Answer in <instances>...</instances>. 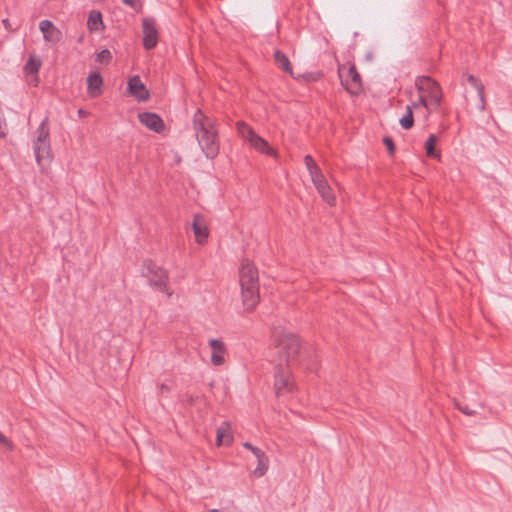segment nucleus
Listing matches in <instances>:
<instances>
[{
    "instance_id": "29",
    "label": "nucleus",
    "mask_w": 512,
    "mask_h": 512,
    "mask_svg": "<svg viewBox=\"0 0 512 512\" xmlns=\"http://www.w3.org/2000/svg\"><path fill=\"white\" fill-rule=\"evenodd\" d=\"M7 125L5 119L3 117L2 112L0 111V139L6 136Z\"/></svg>"
},
{
    "instance_id": "16",
    "label": "nucleus",
    "mask_w": 512,
    "mask_h": 512,
    "mask_svg": "<svg viewBox=\"0 0 512 512\" xmlns=\"http://www.w3.org/2000/svg\"><path fill=\"white\" fill-rule=\"evenodd\" d=\"M128 92L129 95L138 101H146L149 98V92L138 76H133L129 79Z\"/></svg>"
},
{
    "instance_id": "7",
    "label": "nucleus",
    "mask_w": 512,
    "mask_h": 512,
    "mask_svg": "<svg viewBox=\"0 0 512 512\" xmlns=\"http://www.w3.org/2000/svg\"><path fill=\"white\" fill-rule=\"evenodd\" d=\"M238 135L246 141L251 148L259 153L276 158L277 151L260 135H258L249 125L244 122L237 123Z\"/></svg>"
},
{
    "instance_id": "3",
    "label": "nucleus",
    "mask_w": 512,
    "mask_h": 512,
    "mask_svg": "<svg viewBox=\"0 0 512 512\" xmlns=\"http://www.w3.org/2000/svg\"><path fill=\"white\" fill-rule=\"evenodd\" d=\"M416 87L418 90L419 102L413 103V107L416 111L424 108L426 110L424 118H427L429 113L437 110L440 106L442 92L438 84L430 77L426 76L417 78Z\"/></svg>"
},
{
    "instance_id": "13",
    "label": "nucleus",
    "mask_w": 512,
    "mask_h": 512,
    "mask_svg": "<svg viewBox=\"0 0 512 512\" xmlns=\"http://www.w3.org/2000/svg\"><path fill=\"white\" fill-rule=\"evenodd\" d=\"M208 345L210 348V361L212 365H223L225 363V355L227 352L225 343L219 339H210Z\"/></svg>"
},
{
    "instance_id": "2",
    "label": "nucleus",
    "mask_w": 512,
    "mask_h": 512,
    "mask_svg": "<svg viewBox=\"0 0 512 512\" xmlns=\"http://www.w3.org/2000/svg\"><path fill=\"white\" fill-rule=\"evenodd\" d=\"M242 303L246 311H253L259 303V274L256 266L244 261L239 270Z\"/></svg>"
},
{
    "instance_id": "15",
    "label": "nucleus",
    "mask_w": 512,
    "mask_h": 512,
    "mask_svg": "<svg viewBox=\"0 0 512 512\" xmlns=\"http://www.w3.org/2000/svg\"><path fill=\"white\" fill-rule=\"evenodd\" d=\"M192 229L196 243L199 245L205 244L209 236V229L206 220L200 215L194 216Z\"/></svg>"
},
{
    "instance_id": "24",
    "label": "nucleus",
    "mask_w": 512,
    "mask_h": 512,
    "mask_svg": "<svg viewBox=\"0 0 512 512\" xmlns=\"http://www.w3.org/2000/svg\"><path fill=\"white\" fill-rule=\"evenodd\" d=\"M304 162H305V166L310 174L311 179L322 174L321 169L319 168V166L316 164V162L310 155L305 156Z\"/></svg>"
},
{
    "instance_id": "11",
    "label": "nucleus",
    "mask_w": 512,
    "mask_h": 512,
    "mask_svg": "<svg viewBox=\"0 0 512 512\" xmlns=\"http://www.w3.org/2000/svg\"><path fill=\"white\" fill-rule=\"evenodd\" d=\"M311 180L323 201H325L330 206H335L336 196L323 173Z\"/></svg>"
},
{
    "instance_id": "26",
    "label": "nucleus",
    "mask_w": 512,
    "mask_h": 512,
    "mask_svg": "<svg viewBox=\"0 0 512 512\" xmlns=\"http://www.w3.org/2000/svg\"><path fill=\"white\" fill-rule=\"evenodd\" d=\"M414 109L412 106H407V112L406 114L400 119V124L404 129H410L413 126V111Z\"/></svg>"
},
{
    "instance_id": "28",
    "label": "nucleus",
    "mask_w": 512,
    "mask_h": 512,
    "mask_svg": "<svg viewBox=\"0 0 512 512\" xmlns=\"http://www.w3.org/2000/svg\"><path fill=\"white\" fill-rule=\"evenodd\" d=\"M274 59L278 64H290L288 58L278 50L274 53Z\"/></svg>"
},
{
    "instance_id": "1",
    "label": "nucleus",
    "mask_w": 512,
    "mask_h": 512,
    "mask_svg": "<svg viewBox=\"0 0 512 512\" xmlns=\"http://www.w3.org/2000/svg\"><path fill=\"white\" fill-rule=\"evenodd\" d=\"M193 130L196 141L209 159H214L220 150V140L215 122L198 110L193 117Z\"/></svg>"
},
{
    "instance_id": "33",
    "label": "nucleus",
    "mask_w": 512,
    "mask_h": 512,
    "mask_svg": "<svg viewBox=\"0 0 512 512\" xmlns=\"http://www.w3.org/2000/svg\"><path fill=\"white\" fill-rule=\"evenodd\" d=\"M458 408H459V409H460L464 414H466V415H473V413H474L472 410L468 409L467 407H460V406H459Z\"/></svg>"
},
{
    "instance_id": "37",
    "label": "nucleus",
    "mask_w": 512,
    "mask_h": 512,
    "mask_svg": "<svg viewBox=\"0 0 512 512\" xmlns=\"http://www.w3.org/2000/svg\"><path fill=\"white\" fill-rule=\"evenodd\" d=\"M211 512H219V510L213 509V510H211Z\"/></svg>"
},
{
    "instance_id": "12",
    "label": "nucleus",
    "mask_w": 512,
    "mask_h": 512,
    "mask_svg": "<svg viewBox=\"0 0 512 512\" xmlns=\"http://www.w3.org/2000/svg\"><path fill=\"white\" fill-rule=\"evenodd\" d=\"M138 120L147 129L156 133H161L165 129L164 121L156 113L141 112L138 114Z\"/></svg>"
},
{
    "instance_id": "10",
    "label": "nucleus",
    "mask_w": 512,
    "mask_h": 512,
    "mask_svg": "<svg viewBox=\"0 0 512 512\" xmlns=\"http://www.w3.org/2000/svg\"><path fill=\"white\" fill-rule=\"evenodd\" d=\"M143 30V46L145 49H153L159 38V32L157 29L156 21L152 18H144L142 21Z\"/></svg>"
},
{
    "instance_id": "6",
    "label": "nucleus",
    "mask_w": 512,
    "mask_h": 512,
    "mask_svg": "<svg viewBox=\"0 0 512 512\" xmlns=\"http://www.w3.org/2000/svg\"><path fill=\"white\" fill-rule=\"evenodd\" d=\"M33 148L37 164L41 170H46L53 159V153L49 142V131L44 123L37 130V138Z\"/></svg>"
},
{
    "instance_id": "14",
    "label": "nucleus",
    "mask_w": 512,
    "mask_h": 512,
    "mask_svg": "<svg viewBox=\"0 0 512 512\" xmlns=\"http://www.w3.org/2000/svg\"><path fill=\"white\" fill-rule=\"evenodd\" d=\"M284 71L291 77L300 82L315 81L319 78V73L309 72L306 66H283Z\"/></svg>"
},
{
    "instance_id": "34",
    "label": "nucleus",
    "mask_w": 512,
    "mask_h": 512,
    "mask_svg": "<svg viewBox=\"0 0 512 512\" xmlns=\"http://www.w3.org/2000/svg\"><path fill=\"white\" fill-rule=\"evenodd\" d=\"M243 446H244L246 449L250 450L252 453H253V450H260L259 448L252 446V445H251L250 443H248V442L244 443V444H243Z\"/></svg>"
},
{
    "instance_id": "21",
    "label": "nucleus",
    "mask_w": 512,
    "mask_h": 512,
    "mask_svg": "<svg viewBox=\"0 0 512 512\" xmlns=\"http://www.w3.org/2000/svg\"><path fill=\"white\" fill-rule=\"evenodd\" d=\"M87 26L90 31H101L104 29L102 14L100 11L92 10L90 12Z\"/></svg>"
},
{
    "instance_id": "8",
    "label": "nucleus",
    "mask_w": 512,
    "mask_h": 512,
    "mask_svg": "<svg viewBox=\"0 0 512 512\" xmlns=\"http://www.w3.org/2000/svg\"><path fill=\"white\" fill-rule=\"evenodd\" d=\"M145 276L148 279L150 285L155 287L160 292L166 294L168 297L172 296L173 292L169 286V275L165 269L153 263H148L146 265Z\"/></svg>"
},
{
    "instance_id": "9",
    "label": "nucleus",
    "mask_w": 512,
    "mask_h": 512,
    "mask_svg": "<svg viewBox=\"0 0 512 512\" xmlns=\"http://www.w3.org/2000/svg\"><path fill=\"white\" fill-rule=\"evenodd\" d=\"M338 75L343 87L352 95L362 91V81L355 66H339Z\"/></svg>"
},
{
    "instance_id": "4",
    "label": "nucleus",
    "mask_w": 512,
    "mask_h": 512,
    "mask_svg": "<svg viewBox=\"0 0 512 512\" xmlns=\"http://www.w3.org/2000/svg\"><path fill=\"white\" fill-rule=\"evenodd\" d=\"M298 391L292 371L281 364L276 367L273 380V393L278 401L290 399Z\"/></svg>"
},
{
    "instance_id": "17",
    "label": "nucleus",
    "mask_w": 512,
    "mask_h": 512,
    "mask_svg": "<svg viewBox=\"0 0 512 512\" xmlns=\"http://www.w3.org/2000/svg\"><path fill=\"white\" fill-rule=\"evenodd\" d=\"M103 78L98 72L87 77V93L91 98L99 97L103 92Z\"/></svg>"
},
{
    "instance_id": "25",
    "label": "nucleus",
    "mask_w": 512,
    "mask_h": 512,
    "mask_svg": "<svg viewBox=\"0 0 512 512\" xmlns=\"http://www.w3.org/2000/svg\"><path fill=\"white\" fill-rule=\"evenodd\" d=\"M24 74L29 84L37 85L38 66H24Z\"/></svg>"
},
{
    "instance_id": "5",
    "label": "nucleus",
    "mask_w": 512,
    "mask_h": 512,
    "mask_svg": "<svg viewBox=\"0 0 512 512\" xmlns=\"http://www.w3.org/2000/svg\"><path fill=\"white\" fill-rule=\"evenodd\" d=\"M274 337L279 357L287 365L295 362L301 347L298 336L290 331L280 330L275 333Z\"/></svg>"
},
{
    "instance_id": "27",
    "label": "nucleus",
    "mask_w": 512,
    "mask_h": 512,
    "mask_svg": "<svg viewBox=\"0 0 512 512\" xmlns=\"http://www.w3.org/2000/svg\"><path fill=\"white\" fill-rule=\"evenodd\" d=\"M112 59V54L109 50L105 49L102 50L100 53L97 54L96 61L97 62H108Z\"/></svg>"
},
{
    "instance_id": "36",
    "label": "nucleus",
    "mask_w": 512,
    "mask_h": 512,
    "mask_svg": "<svg viewBox=\"0 0 512 512\" xmlns=\"http://www.w3.org/2000/svg\"><path fill=\"white\" fill-rule=\"evenodd\" d=\"M27 64L28 65L35 64L33 58H29Z\"/></svg>"
},
{
    "instance_id": "35",
    "label": "nucleus",
    "mask_w": 512,
    "mask_h": 512,
    "mask_svg": "<svg viewBox=\"0 0 512 512\" xmlns=\"http://www.w3.org/2000/svg\"><path fill=\"white\" fill-rule=\"evenodd\" d=\"M161 390L162 391H168V387L166 385H161Z\"/></svg>"
},
{
    "instance_id": "23",
    "label": "nucleus",
    "mask_w": 512,
    "mask_h": 512,
    "mask_svg": "<svg viewBox=\"0 0 512 512\" xmlns=\"http://www.w3.org/2000/svg\"><path fill=\"white\" fill-rule=\"evenodd\" d=\"M468 81L470 82V84L477 91V94H478V97H479L478 109L481 110V111L484 110L485 103H484V94H483V86H482V84L477 79H475L473 76H469Z\"/></svg>"
},
{
    "instance_id": "18",
    "label": "nucleus",
    "mask_w": 512,
    "mask_h": 512,
    "mask_svg": "<svg viewBox=\"0 0 512 512\" xmlns=\"http://www.w3.org/2000/svg\"><path fill=\"white\" fill-rule=\"evenodd\" d=\"M39 28L43 33L44 39L47 42L57 43L61 39V31L49 20H43L39 24Z\"/></svg>"
},
{
    "instance_id": "19",
    "label": "nucleus",
    "mask_w": 512,
    "mask_h": 512,
    "mask_svg": "<svg viewBox=\"0 0 512 512\" xmlns=\"http://www.w3.org/2000/svg\"><path fill=\"white\" fill-rule=\"evenodd\" d=\"M253 454L257 460V466L252 471V475L255 478L264 476L268 470L269 459L262 450H253Z\"/></svg>"
},
{
    "instance_id": "22",
    "label": "nucleus",
    "mask_w": 512,
    "mask_h": 512,
    "mask_svg": "<svg viewBox=\"0 0 512 512\" xmlns=\"http://www.w3.org/2000/svg\"><path fill=\"white\" fill-rule=\"evenodd\" d=\"M437 137L431 134L425 142V151L428 157L440 159V154L436 151Z\"/></svg>"
},
{
    "instance_id": "30",
    "label": "nucleus",
    "mask_w": 512,
    "mask_h": 512,
    "mask_svg": "<svg viewBox=\"0 0 512 512\" xmlns=\"http://www.w3.org/2000/svg\"><path fill=\"white\" fill-rule=\"evenodd\" d=\"M383 142H384L385 146L387 147L389 153L393 154L395 151V146L393 144L392 139L389 137H386V138H384Z\"/></svg>"
},
{
    "instance_id": "20",
    "label": "nucleus",
    "mask_w": 512,
    "mask_h": 512,
    "mask_svg": "<svg viewBox=\"0 0 512 512\" xmlns=\"http://www.w3.org/2000/svg\"><path fill=\"white\" fill-rule=\"evenodd\" d=\"M233 441L232 430L230 424L227 422L222 423L217 428L216 444L218 446L230 445Z\"/></svg>"
},
{
    "instance_id": "32",
    "label": "nucleus",
    "mask_w": 512,
    "mask_h": 512,
    "mask_svg": "<svg viewBox=\"0 0 512 512\" xmlns=\"http://www.w3.org/2000/svg\"><path fill=\"white\" fill-rule=\"evenodd\" d=\"M123 2L126 4V5H129L131 6L132 8H136L139 4V1L138 0H123Z\"/></svg>"
},
{
    "instance_id": "31",
    "label": "nucleus",
    "mask_w": 512,
    "mask_h": 512,
    "mask_svg": "<svg viewBox=\"0 0 512 512\" xmlns=\"http://www.w3.org/2000/svg\"><path fill=\"white\" fill-rule=\"evenodd\" d=\"M0 443L9 449L13 448L12 443L2 433H0Z\"/></svg>"
}]
</instances>
